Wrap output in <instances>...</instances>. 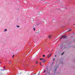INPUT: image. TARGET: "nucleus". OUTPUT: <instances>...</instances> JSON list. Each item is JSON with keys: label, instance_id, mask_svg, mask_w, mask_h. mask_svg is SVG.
<instances>
[{"label": "nucleus", "instance_id": "1", "mask_svg": "<svg viewBox=\"0 0 75 75\" xmlns=\"http://www.w3.org/2000/svg\"><path fill=\"white\" fill-rule=\"evenodd\" d=\"M67 36L65 35H63L62 36V37H61V38L60 39V40H61V39L62 38H67Z\"/></svg>", "mask_w": 75, "mask_h": 75}, {"label": "nucleus", "instance_id": "2", "mask_svg": "<svg viewBox=\"0 0 75 75\" xmlns=\"http://www.w3.org/2000/svg\"><path fill=\"white\" fill-rule=\"evenodd\" d=\"M42 62H43V63H44V62H46V60H45V59H43L42 61Z\"/></svg>", "mask_w": 75, "mask_h": 75}, {"label": "nucleus", "instance_id": "3", "mask_svg": "<svg viewBox=\"0 0 75 75\" xmlns=\"http://www.w3.org/2000/svg\"><path fill=\"white\" fill-rule=\"evenodd\" d=\"M48 37L49 39H51V38H52V35H49Z\"/></svg>", "mask_w": 75, "mask_h": 75}, {"label": "nucleus", "instance_id": "4", "mask_svg": "<svg viewBox=\"0 0 75 75\" xmlns=\"http://www.w3.org/2000/svg\"><path fill=\"white\" fill-rule=\"evenodd\" d=\"M51 55H52V54H50L47 57H48V58H49V57H51Z\"/></svg>", "mask_w": 75, "mask_h": 75}, {"label": "nucleus", "instance_id": "5", "mask_svg": "<svg viewBox=\"0 0 75 75\" xmlns=\"http://www.w3.org/2000/svg\"><path fill=\"white\" fill-rule=\"evenodd\" d=\"M0 74L1 75H4V73H3L2 72H1Z\"/></svg>", "mask_w": 75, "mask_h": 75}, {"label": "nucleus", "instance_id": "6", "mask_svg": "<svg viewBox=\"0 0 75 75\" xmlns=\"http://www.w3.org/2000/svg\"><path fill=\"white\" fill-rule=\"evenodd\" d=\"M1 71H5V70H6V69H1Z\"/></svg>", "mask_w": 75, "mask_h": 75}, {"label": "nucleus", "instance_id": "7", "mask_svg": "<svg viewBox=\"0 0 75 75\" xmlns=\"http://www.w3.org/2000/svg\"><path fill=\"white\" fill-rule=\"evenodd\" d=\"M44 59L43 58H41L40 59V60H43Z\"/></svg>", "mask_w": 75, "mask_h": 75}, {"label": "nucleus", "instance_id": "8", "mask_svg": "<svg viewBox=\"0 0 75 75\" xmlns=\"http://www.w3.org/2000/svg\"><path fill=\"white\" fill-rule=\"evenodd\" d=\"M45 71H46V70H44V71H43V73H45Z\"/></svg>", "mask_w": 75, "mask_h": 75}, {"label": "nucleus", "instance_id": "9", "mask_svg": "<svg viewBox=\"0 0 75 75\" xmlns=\"http://www.w3.org/2000/svg\"><path fill=\"white\" fill-rule=\"evenodd\" d=\"M64 54V52H63L62 54H61V55H63V54Z\"/></svg>", "mask_w": 75, "mask_h": 75}, {"label": "nucleus", "instance_id": "10", "mask_svg": "<svg viewBox=\"0 0 75 75\" xmlns=\"http://www.w3.org/2000/svg\"><path fill=\"white\" fill-rule=\"evenodd\" d=\"M38 62H36V64H38Z\"/></svg>", "mask_w": 75, "mask_h": 75}, {"label": "nucleus", "instance_id": "11", "mask_svg": "<svg viewBox=\"0 0 75 75\" xmlns=\"http://www.w3.org/2000/svg\"><path fill=\"white\" fill-rule=\"evenodd\" d=\"M45 55H43V57H45Z\"/></svg>", "mask_w": 75, "mask_h": 75}, {"label": "nucleus", "instance_id": "12", "mask_svg": "<svg viewBox=\"0 0 75 75\" xmlns=\"http://www.w3.org/2000/svg\"><path fill=\"white\" fill-rule=\"evenodd\" d=\"M46 70L47 71V72H48V68H47L46 69Z\"/></svg>", "mask_w": 75, "mask_h": 75}, {"label": "nucleus", "instance_id": "13", "mask_svg": "<svg viewBox=\"0 0 75 75\" xmlns=\"http://www.w3.org/2000/svg\"><path fill=\"white\" fill-rule=\"evenodd\" d=\"M17 27H18V28H19V27H20V26H19L18 25H17Z\"/></svg>", "mask_w": 75, "mask_h": 75}, {"label": "nucleus", "instance_id": "14", "mask_svg": "<svg viewBox=\"0 0 75 75\" xmlns=\"http://www.w3.org/2000/svg\"><path fill=\"white\" fill-rule=\"evenodd\" d=\"M62 46H63V45H61L60 46V47H62Z\"/></svg>", "mask_w": 75, "mask_h": 75}, {"label": "nucleus", "instance_id": "15", "mask_svg": "<svg viewBox=\"0 0 75 75\" xmlns=\"http://www.w3.org/2000/svg\"><path fill=\"white\" fill-rule=\"evenodd\" d=\"M7 31V29H5L4 31Z\"/></svg>", "mask_w": 75, "mask_h": 75}, {"label": "nucleus", "instance_id": "16", "mask_svg": "<svg viewBox=\"0 0 75 75\" xmlns=\"http://www.w3.org/2000/svg\"><path fill=\"white\" fill-rule=\"evenodd\" d=\"M6 67V66H4V67L3 68L4 69V68H5V67Z\"/></svg>", "mask_w": 75, "mask_h": 75}, {"label": "nucleus", "instance_id": "17", "mask_svg": "<svg viewBox=\"0 0 75 75\" xmlns=\"http://www.w3.org/2000/svg\"><path fill=\"white\" fill-rule=\"evenodd\" d=\"M33 30H34V31H35V28H33Z\"/></svg>", "mask_w": 75, "mask_h": 75}, {"label": "nucleus", "instance_id": "18", "mask_svg": "<svg viewBox=\"0 0 75 75\" xmlns=\"http://www.w3.org/2000/svg\"><path fill=\"white\" fill-rule=\"evenodd\" d=\"M14 56V55H13V56H12V58H13Z\"/></svg>", "mask_w": 75, "mask_h": 75}, {"label": "nucleus", "instance_id": "19", "mask_svg": "<svg viewBox=\"0 0 75 75\" xmlns=\"http://www.w3.org/2000/svg\"><path fill=\"white\" fill-rule=\"evenodd\" d=\"M41 62H40V65H41Z\"/></svg>", "mask_w": 75, "mask_h": 75}, {"label": "nucleus", "instance_id": "20", "mask_svg": "<svg viewBox=\"0 0 75 75\" xmlns=\"http://www.w3.org/2000/svg\"><path fill=\"white\" fill-rule=\"evenodd\" d=\"M39 33V31H38V32H36V33Z\"/></svg>", "mask_w": 75, "mask_h": 75}, {"label": "nucleus", "instance_id": "21", "mask_svg": "<svg viewBox=\"0 0 75 75\" xmlns=\"http://www.w3.org/2000/svg\"><path fill=\"white\" fill-rule=\"evenodd\" d=\"M54 60H55V58H54V59H53V61H54Z\"/></svg>", "mask_w": 75, "mask_h": 75}, {"label": "nucleus", "instance_id": "22", "mask_svg": "<svg viewBox=\"0 0 75 75\" xmlns=\"http://www.w3.org/2000/svg\"><path fill=\"white\" fill-rule=\"evenodd\" d=\"M10 64H11V62H9Z\"/></svg>", "mask_w": 75, "mask_h": 75}, {"label": "nucleus", "instance_id": "23", "mask_svg": "<svg viewBox=\"0 0 75 75\" xmlns=\"http://www.w3.org/2000/svg\"><path fill=\"white\" fill-rule=\"evenodd\" d=\"M9 63H10V62H8V64H9Z\"/></svg>", "mask_w": 75, "mask_h": 75}, {"label": "nucleus", "instance_id": "24", "mask_svg": "<svg viewBox=\"0 0 75 75\" xmlns=\"http://www.w3.org/2000/svg\"><path fill=\"white\" fill-rule=\"evenodd\" d=\"M71 31V30H69V31Z\"/></svg>", "mask_w": 75, "mask_h": 75}, {"label": "nucleus", "instance_id": "25", "mask_svg": "<svg viewBox=\"0 0 75 75\" xmlns=\"http://www.w3.org/2000/svg\"><path fill=\"white\" fill-rule=\"evenodd\" d=\"M9 62H11V60L10 61H9Z\"/></svg>", "mask_w": 75, "mask_h": 75}, {"label": "nucleus", "instance_id": "26", "mask_svg": "<svg viewBox=\"0 0 75 75\" xmlns=\"http://www.w3.org/2000/svg\"><path fill=\"white\" fill-rule=\"evenodd\" d=\"M55 71H57V69L55 70Z\"/></svg>", "mask_w": 75, "mask_h": 75}, {"label": "nucleus", "instance_id": "27", "mask_svg": "<svg viewBox=\"0 0 75 75\" xmlns=\"http://www.w3.org/2000/svg\"><path fill=\"white\" fill-rule=\"evenodd\" d=\"M56 55H55V57H56Z\"/></svg>", "mask_w": 75, "mask_h": 75}, {"label": "nucleus", "instance_id": "28", "mask_svg": "<svg viewBox=\"0 0 75 75\" xmlns=\"http://www.w3.org/2000/svg\"><path fill=\"white\" fill-rule=\"evenodd\" d=\"M1 63V62H0V64Z\"/></svg>", "mask_w": 75, "mask_h": 75}, {"label": "nucleus", "instance_id": "29", "mask_svg": "<svg viewBox=\"0 0 75 75\" xmlns=\"http://www.w3.org/2000/svg\"><path fill=\"white\" fill-rule=\"evenodd\" d=\"M74 25H75V24H74Z\"/></svg>", "mask_w": 75, "mask_h": 75}]
</instances>
